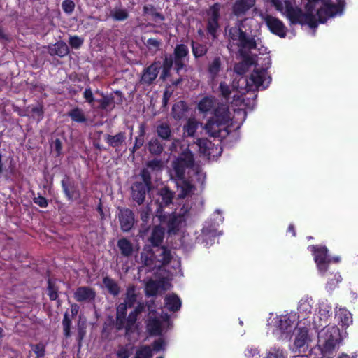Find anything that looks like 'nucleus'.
<instances>
[{
    "instance_id": "f257e3e1",
    "label": "nucleus",
    "mask_w": 358,
    "mask_h": 358,
    "mask_svg": "<svg viewBox=\"0 0 358 358\" xmlns=\"http://www.w3.org/2000/svg\"><path fill=\"white\" fill-rule=\"evenodd\" d=\"M277 10L285 15L292 22L307 24L311 28L317 27L318 23H324L329 18L341 13V8L336 2L330 0H322L316 2L309 1L306 12L294 8L287 1L268 0Z\"/></svg>"
},
{
    "instance_id": "f03ea898",
    "label": "nucleus",
    "mask_w": 358,
    "mask_h": 358,
    "mask_svg": "<svg viewBox=\"0 0 358 358\" xmlns=\"http://www.w3.org/2000/svg\"><path fill=\"white\" fill-rule=\"evenodd\" d=\"M194 166L193 154L188 149L185 150L180 156L172 162L171 176L177 182L178 197L185 198L192 194L195 187L190 181L186 179L185 174H191Z\"/></svg>"
},
{
    "instance_id": "7ed1b4c3",
    "label": "nucleus",
    "mask_w": 358,
    "mask_h": 358,
    "mask_svg": "<svg viewBox=\"0 0 358 358\" xmlns=\"http://www.w3.org/2000/svg\"><path fill=\"white\" fill-rule=\"evenodd\" d=\"M229 48L234 45L239 48L240 52L250 50L257 48V41L255 36H249L244 32L240 25L231 27L228 31Z\"/></svg>"
},
{
    "instance_id": "20e7f679",
    "label": "nucleus",
    "mask_w": 358,
    "mask_h": 358,
    "mask_svg": "<svg viewBox=\"0 0 358 358\" xmlns=\"http://www.w3.org/2000/svg\"><path fill=\"white\" fill-rule=\"evenodd\" d=\"M340 331L336 326H328L318 333V346L324 356L332 353L339 341Z\"/></svg>"
},
{
    "instance_id": "39448f33",
    "label": "nucleus",
    "mask_w": 358,
    "mask_h": 358,
    "mask_svg": "<svg viewBox=\"0 0 358 358\" xmlns=\"http://www.w3.org/2000/svg\"><path fill=\"white\" fill-rule=\"evenodd\" d=\"M241 82L242 85L245 84L246 91L255 90L260 87L265 89L271 82V77L265 69H255L248 78L240 77L238 83Z\"/></svg>"
},
{
    "instance_id": "423d86ee",
    "label": "nucleus",
    "mask_w": 358,
    "mask_h": 358,
    "mask_svg": "<svg viewBox=\"0 0 358 358\" xmlns=\"http://www.w3.org/2000/svg\"><path fill=\"white\" fill-rule=\"evenodd\" d=\"M311 341V336L306 327L298 324L294 333L293 349L294 351L305 352L309 343Z\"/></svg>"
},
{
    "instance_id": "0eeeda50",
    "label": "nucleus",
    "mask_w": 358,
    "mask_h": 358,
    "mask_svg": "<svg viewBox=\"0 0 358 358\" xmlns=\"http://www.w3.org/2000/svg\"><path fill=\"white\" fill-rule=\"evenodd\" d=\"M239 83H238V80H236V79H235L233 81L232 88H231L226 83L221 82L219 85L221 95L228 99L232 92L236 91L237 94H234L233 96L234 101H236V104H238V102H242L243 101V94L244 92L241 90H243V87L242 85L240 86Z\"/></svg>"
},
{
    "instance_id": "6e6552de",
    "label": "nucleus",
    "mask_w": 358,
    "mask_h": 358,
    "mask_svg": "<svg viewBox=\"0 0 358 358\" xmlns=\"http://www.w3.org/2000/svg\"><path fill=\"white\" fill-rule=\"evenodd\" d=\"M268 29L281 38L286 36V27L279 19L268 14L261 15Z\"/></svg>"
},
{
    "instance_id": "1a4fd4ad",
    "label": "nucleus",
    "mask_w": 358,
    "mask_h": 358,
    "mask_svg": "<svg viewBox=\"0 0 358 358\" xmlns=\"http://www.w3.org/2000/svg\"><path fill=\"white\" fill-rule=\"evenodd\" d=\"M220 6L218 3L213 5L208 12V26L207 30L208 33L214 38L216 31L219 27L218 20L220 18Z\"/></svg>"
},
{
    "instance_id": "9d476101",
    "label": "nucleus",
    "mask_w": 358,
    "mask_h": 358,
    "mask_svg": "<svg viewBox=\"0 0 358 358\" xmlns=\"http://www.w3.org/2000/svg\"><path fill=\"white\" fill-rule=\"evenodd\" d=\"M118 217L122 230L126 232L130 231L135 221L133 212L128 208L120 209Z\"/></svg>"
},
{
    "instance_id": "9b49d317",
    "label": "nucleus",
    "mask_w": 358,
    "mask_h": 358,
    "mask_svg": "<svg viewBox=\"0 0 358 358\" xmlns=\"http://www.w3.org/2000/svg\"><path fill=\"white\" fill-rule=\"evenodd\" d=\"M161 64L159 62H154L148 67H147L143 71V75L141 76V83L146 85L152 84L156 79Z\"/></svg>"
},
{
    "instance_id": "f8f14e48",
    "label": "nucleus",
    "mask_w": 358,
    "mask_h": 358,
    "mask_svg": "<svg viewBox=\"0 0 358 358\" xmlns=\"http://www.w3.org/2000/svg\"><path fill=\"white\" fill-rule=\"evenodd\" d=\"M149 187L141 182H136L131 186V196L139 205L144 202Z\"/></svg>"
},
{
    "instance_id": "ddd939ff",
    "label": "nucleus",
    "mask_w": 358,
    "mask_h": 358,
    "mask_svg": "<svg viewBox=\"0 0 358 358\" xmlns=\"http://www.w3.org/2000/svg\"><path fill=\"white\" fill-rule=\"evenodd\" d=\"M96 293L89 287H80L74 293V297L78 302L91 301L94 299Z\"/></svg>"
},
{
    "instance_id": "4468645a",
    "label": "nucleus",
    "mask_w": 358,
    "mask_h": 358,
    "mask_svg": "<svg viewBox=\"0 0 358 358\" xmlns=\"http://www.w3.org/2000/svg\"><path fill=\"white\" fill-rule=\"evenodd\" d=\"M48 52L52 56L57 55L62 57L66 56L69 51L66 43L62 41H59L53 45H48Z\"/></svg>"
},
{
    "instance_id": "2eb2a0df",
    "label": "nucleus",
    "mask_w": 358,
    "mask_h": 358,
    "mask_svg": "<svg viewBox=\"0 0 358 358\" xmlns=\"http://www.w3.org/2000/svg\"><path fill=\"white\" fill-rule=\"evenodd\" d=\"M255 3V0H237L233 6V12L237 15H244Z\"/></svg>"
},
{
    "instance_id": "dca6fc26",
    "label": "nucleus",
    "mask_w": 358,
    "mask_h": 358,
    "mask_svg": "<svg viewBox=\"0 0 358 358\" xmlns=\"http://www.w3.org/2000/svg\"><path fill=\"white\" fill-rule=\"evenodd\" d=\"M213 118L223 124H227L231 120L228 107L225 105L219 106L215 110Z\"/></svg>"
},
{
    "instance_id": "f3484780",
    "label": "nucleus",
    "mask_w": 358,
    "mask_h": 358,
    "mask_svg": "<svg viewBox=\"0 0 358 358\" xmlns=\"http://www.w3.org/2000/svg\"><path fill=\"white\" fill-rule=\"evenodd\" d=\"M143 309V305L140 303L129 313L127 318L125 317L123 329H125L127 333L134 327L137 320L138 315L142 312Z\"/></svg>"
},
{
    "instance_id": "a211bd4d",
    "label": "nucleus",
    "mask_w": 358,
    "mask_h": 358,
    "mask_svg": "<svg viewBox=\"0 0 358 358\" xmlns=\"http://www.w3.org/2000/svg\"><path fill=\"white\" fill-rule=\"evenodd\" d=\"M223 125L220 122L212 117L208 121L204 128L209 136L216 137L219 136Z\"/></svg>"
},
{
    "instance_id": "6ab92c4d",
    "label": "nucleus",
    "mask_w": 358,
    "mask_h": 358,
    "mask_svg": "<svg viewBox=\"0 0 358 358\" xmlns=\"http://www.w3.org/2000/svg\"><path fill=\"white\" fill-rule=\"evenodd\" d=\"M128 308L129 306L124 303H120L117 307L116 327L117 329H122L124 327V320Z\"/></svg>"
},
{
    "instance_id": "aec40b11",
    "label": "nucleus",
    "mask_w": 358,
    "mask_h": 358,
    "mask_svg": "<svg viewBox=\"0 0 358 358\" xmlns=\"http://www.w3.org/2000/svg\"><path fill=\"white\" fill-rule=\"evenodd\" d=\"M157 136L164 141H170L172 136V131L168 122H161L156 126Z\"/></svg>"
},
{
    "instance_id": "412c9836",
    "label": "nucleus",
    "mask_w": 358,
    "mask_h": 358,
    "mask_svg": "<svg viewBox=\"0 0 358 358\" xmlns=\"http://www.w3.org/2000/svg\"><path fill=\"white\" fill-rule=\"evenodd\" d=\"M125 139L126 136L124 132H119L114 136L107 134L105 137V140L107 143H108L110 146L116 149L122 145Z\"/></svg>"
},
{
    "instance_id": "4be33fe9",
    "label": "nucleus",
    "mask_w": 358,
    "mask_h": 358,
    "mask_svg": "<svg viewBox=\"0 0 358 358\" xmlns=\"http://www.w3.org/2000/svg\"><path fill=\"white\" fill-rule=\"evenodd\" d=\"M147 330L152 335L161 334L162 327L160 320L150 315L147 322Z\"/></svg>"
},
{
    "instance_id": "5701e85b",
    "label": "nucleus",
    "mask_w": 358,
    "mask_h": 358,
    "mask_svg": "<svg viewBox=\"0 0 358 358\" xmlns=\"http://www.w3.org/2000/svg\"><path fill=\"white\" fill-rule=\"evenodd\" d=\"M187 111L186 103L182 101L176 103L172 108V115L176 120H181L185 117Z\"/></svg>"
},
{
    "instance_id": "b1692460",
    "label": "nucleus",
    "mask_w": 358,
    "mask_h": 358,
    "mask_svg": "<svg viewBox=\"0 0 358 358\" xmlns=\"http://www.w3.org/2000/svg\"><path fill=\"white\" fill-rule=\"evenodd\" d=\"M164 229L160 226H155L152 231L150 241L155 246H158L164 238Z\"/></svg>"
},
{
    "instance_id": "393cba45",
    "label": "nucleus",
    "mask_w": 358,
    "mask_h": 358,
    "mask_svg": "<svg viewBox=\"0 0 358 358\" xmlns=\"http://www.w3.org/2000/svg\"><path fill=\"white\" fill-rule=\"evenodd\" d=\"M215 104L216 100L214 98L206 96L199 101L198 108L202 113H208L215 106Z\"/></svg>"
},
{
    "instance_id": "a878e982",
    "label": "nucleus",
    "mask_w": 358,
    "mask_h": 358,
    "mask_svg": "<svg viewBox=\"0 0 358 358\" xmlns=\"http://www.w3.org/2000/svg\"><path fill=\"white\" fill-rule=\"evenodd\" d=\"M165 306L170 311H177L181 306V301L175 294L168 295L165 298Z\"/></svg>"
},
{
    "instance_id": "bb28decb",
    "label": "nucleus",
    "mask_w": 358,
    "mask_h": 358,
    "mask_svg": "<svg viewBox=\"0 0 358 358\" xmlns=\"http://www.w3.org/2000/svg\"><path fill=\"white\" fill-rule=\"evenodd\" d=\"M117 247L124 257H129L133 252V245L127 238H121L117 241Z\"/></svg>"
},
{
    "instance_id": "cd10ccee",
    "label": "nucleus",
    "mask_w": 358,
    "mask_h": 358,
    "mask_svg": "<svg viewBox=\"0 0 358 358\" xmlns=\"http://www.w3.org/2000/svg\"><path fill=\"white\" fill-rule=\"evenodd\" d=\"M222 69V62L220 57H215L208 65V72L212 78H215Z\"/></svg>"
},
{
    "instance_id": "c85d7f7f",
    "label": "nucleus",
    "mask_w": 358,
    "mask_h": 358,
    "mask_svg": "<svg viewBox=\"0 0 358 358\" xmlns=\"http://www.w3.org/2000/svg\"><path fill=\"white\" fill-rule=\"evenodd\" d=\"M103 283L108 291L113 295L117 296L120 293V287L117 283L109 277H105Z\"/></svg>"
},
{
    "instance_id": "c756f323",
    "label": "nucleus",
    "mask_w": 358,
    "mask_h": 358,
    "mask_svg": "<svg viewBox=\"0 0 358 358\" xmlns=\"http://www.w3.org/2000/svg\"><path fill=\"white\" fill-rule=\"evenodd\" d=\"M149 152L155 155H160L164 150V146L156 138H152L148 143Z\"/></svg>"
},
{
    "instance_id": "7c9ffc66",
    "label": "nucleus",
    "mask_w": 358,
    "mask_h": 358,
    "mask_svg": "<svg viewBox=\"0 0 358 358\" xmlns=\"http://www.w3.org/2000/svg\"><path fill=\"white\" fill-rule=\"evenodd\" d=\"M137 301V294L136 293V288L134 286L128 287L126 292V296L124 299V303L129 306V308L132 307Z\"/></svg>"
},
{
    "instance_id": "2f4dec72",
    "label": "nucleus",
    "mask_w": 358,
    "mask_h": 358,
    "mask_svg": "<svg viewBox=\"0 0 358 358\" xmlns=\"http://www.w3.org/2000/svg\"><path fill=\"white\" fill-rule=\"evenodd\" d=\"M110 16L115 21H124L129 17L128 11L122 8H114L110 11Z\"/></svg>"
},
{
    "instance_id": "473e14b6",
    "label": "nucleus",
    "mask_w": 358,
    "mask_h": 358,
    "mask_svg": "<svg viewBox=\"0 0 358 358\" xmlns=\"http://www.w3.org/2000/svg\"><path fill=\"white\" fill-rule=\"evenodd\" d=\"M314 248V255H315V262H324L327 261H329L327 252L328 250L325 247H320V248Z\"/></svg>"
},
{
    "instance_id": "72a5a7b5",
    "label": "nucleus",
    "mask_w": 358,
    "mask_h": 358,
    "mask_svg": "<svg viewBox=\"0 0 358 358\" xmlns=\"http://www.w3.org/2000/svg\"><path fill=\"white\" fill-rule=\"evenodd\" d=\"M159 195L162 199V201L160 202L161 206H168L170 203H171L173 198V194L169 189H167V188L161 189L159 192Z\"/></svg>"
},
{
    "instance_id": "f704fd0d",
    "label": "nucleus",
    "mask_w": 358,
    "mask_h": 358,
    "mask_svg": "<svg viewBox=\"0 0 358 358\" xmlns=\"http://www.w3.org/2000/svg\"><path fill=\"white\" fill-rule=\"evenodd\" d=\"M336 315L342 322L343 326H349L352 322L351 313L346 309L341 308L337 312Z\"/></svg>"
},
{
    "instance_id": "c9c22d12",
    "label": "nucleus",
    "mask_w": 358,
    "mask_h": 358,
    "mask_svg": "<svg viewBox=\"0 0 358 358\" xmlns=\"http://www.w3.org/2000/svg\"><path fill=\"white\" fill-rule=\"evenodd\" d=\"M68 115L71 118L73 121L76 122L82 123L86 121L84 112L79 108H75L72 109L68 113Z\"/></svg>"
},
{
    "instance_id": "e433bc0d",
    "label": "nucleus",
    "mask_w": 358,
    "mask_h": 358,
    "mask_svg": "<svg viewBox=\"0 0 358 358\" xmlns=\"http://www.w3.org/2000/svg\"><path fill=\"white\" fill-rule=\"evenodd\" d=\"M192 52L195 57H200L205 55L208 51L206 45L200 44L194 41H192Z\"/></svg>"
},
{
    "instance_id": "4c0bfd02",
    "label": "nucleus",
    "mask_w": 358,
    "mask_h": 358,
    "mask_svg": "<svg viewBox=\"0 0 358 358\" xmlns=\"http://www.w3.org/2000/svg\"><path fill=\"white\" fill-rule=\"evenodd\" d=\"M198 125L199 122L195 119L190 118L184 126V130L189 136H193L198 128Z\"/></svg>"
},
{
    "instance_id": "58836bf2",
    "label": "nucleus",
    "mask_w": 358,
    "mask_h": 358,
    "mask_svg": "<svg viewBox=\"0 0 358 358\" xmlns=\"http://www.w3.org/2000/svg\"><path fill=\"white\" fill-rule=\"evenodd\" d=\"M62 186L68 199L73 200L76 193L73 185L71 183H67L66 180L64 179L62 180Z\"/></svg>"
},
{
    "instance_id": "ea45409f",
    "label": "nucleus",
    "mask_w": 358,
    "mask_h": 358,
    "mask_svg": "<svg viewBox=\"0 0 358 358\" xmlns=\"http://www.w3.org/2000/svg\"><path fill=\"white\" fill-rule=\"evenodd\" d=\"M264 358H287V355L282 349L271 348Z\"/></svg>"
},
{
    "instance_id": "a19ab883",
    "label": "nucleus",
    "mask_w": 358,
    "mask_h": 358,
    "mask_svg": "<svg viewBox=\"0 0 358 358\" xmlns=\"http://www.w3.org/2000/svg\"><path fill=\"white\" fill-rule=\"evenodd\" d=\"M191 174L195 176L198 182L201 185H203L206 180V173L203 171L200 166L194 165L192 169Z\"/></svg>"
},
{
    "instance_id": "79ce46f5",
    "label": "nucleus",
    "mask_w": 358,
    "mask_h": 358,
    "mask_svg": "<svg viewBox=\"0 0 358 358\" xmlns=\"http://www.w3.org/2000/svg\"><path fill=\"white\" fill-rule=\"evenodd\" d=\"M292 322L290 318L287 316H282L279 320L278 327L283 331H288L292 329Z\"/></svg>"
},
{
    "instance_id": "37998d69",
    "label": "nucleus",
    "mask_w": 358,
    "mask_h": 358,
    "mask_svg": "<svg viewBox=\"0 0 358 358\" xmlns=\"http://www.w3.org/2000/svg\"><path fill=\"white\" fill-rule=\"evenodd\" d=\"M188 48L184 44H180L175 48L173 57L184 59L188 55Z\"/></svg>"
},
{
    "instance_id": "c03bdc74",
    "label": "nucleus",
    "mask_w": 358,
    "mask_h": 358,
    "mask_svg": "<svg viewBox=\"0 0 358 358\" xmlns=\"http://www.w3.org/2000/svg\"><path fill=\"white\" fill-rule=\"evenodd\" d=\"M152 349L150 346H143L137 350L134 358H151Z\"/></svg>"
},
{
    "instance_id": "a18cd8bd",
    "label": "nucleus",
    "mask_w": 358,
    "mask_h": 358,
    "mask_svg": "<svg viewBox=\"0 0 358 358\" xmlns=\"http://www.w3.org/2000/svg\"><path fill=\"white\" fill-rule=\"evenodd\" d=\"M62 325L64 336L66 337H69L71 336V320H70L67 313H66L64 315Z\"/></svg>"
},
{
    "instance_id": "49530a36",
    "label": "nucleus",
    "mask_w": 358,
    "mask_h": 358,
    "mask_svg": "<svg viewBox=\"0 0 358 358\" xmlns=\"http://www.w3.org/2000/svg\"><path fill=\"white\" fill-rule=\"evenodd\" d=\"M159 250H161V262L164 265L168 264L171 259V251L165 247H162Z\"/></svg>"
},
{
    "instance_id": "de8ad7c7",
    "label": "nucleus",
    "mask_w": 358,
    "mask_h": 358,
    "mask_svg": "<svg viewBox=\"0 0 358 358\" xmlns=\"http://www.w3.org/2000/svg\"><path fill=\"white\" fill-rule=\"evenodd\" d=\"M164 163L161 159H152L148 162L146 166L148 169H150L152 171H160L163 168Z\"/></svg>"
},
{
    "instance_id": "09e8293b",
    "label": "nucleus",
    "mask_w": 358,
    "mask_h": 358,
    "mask_svg": "<svg viewBox=\"0 0 358 358\" xmlns=\"http://www.w3.org/2000/svg\"><path fill=\"white\" fill-rule=\"evenodd\" d=\"M62 7L64 13L71 14L75 8V3L72 0H64Z\"/></svg>"
},
{
    "instance_id": "8fccbe9b",
    "label": "nucleus",
    "mask_w": 358,
    "mask_h": 358,
    "mask_svg": "<svg viewBox=\"0 0 358 358\" xmlns=\"http://www.w3.org/2000/svg\"><path fill=\"white\" fill-rule=\"evenodd\" d=\"M158 292V286L154 281L149 282L146 285V293L148 296H155Z\"/></svg>"
},
{
    "instance_id": "3c124183",
    "label": "nucleus",
    "mask_w": 358,
    "mask_h": 358,
    "mask_svg": "<svg viewBox=\"0 0 358 358\" xmlns=\"http://www.w3.org/2000/svg\"><path fill=\"white\" fill-rule=\"evenodd\" d=\"M141 176L143 182H141L143 184L146 185V186L150 187L151 184V176L148 169H143L141 172Z\"/></svg>"
},
{
    "instance_id": "603ef678",
    "label": "nucleus",
    "mask_w": 358,
    "mask_h": 358,
    "mask_svg": "<svg viewBox=\"0 0 358 358\" xmlns=\"http://www.w3.org/2000/svg\"><path fill=\"white\" fill-rule=\"evenodd\" d=\"M32 350L36 355L37 358H41L45 355V346L42 343L31 345Z\"/></svg>"
},
{
    "instance_id": "864d4df0",
    "label": "nucleus",
    "mask_w": 358,
    "mask_h": 358,
    "mask_svg": "<svg viewBox=\"0 0 358 358\" xmlns=\"http://www.w3.org/2000/svg\"><path fill=\"white\" fill-rule=\"evenodd\" d=\"M208 144L209 142L206 138H199L196 141V145L199 146L200 152L204 155L208 154L207 152Z\"/></svg>"
},
{
    "instance_id": "5fc2aeb1",
    "label": "nucleus",
    "mask_w": 358,
    "mask_h": 358,
    "mask_svg": "<svg viewBox=\"0 0 358 358\" xmlns=\"http://www.w3.org/2000/svg\"><path fill=\"white\" fill-rule=\"evenodd\" d=\"M234 70L237 74L243 75L248 70V64L246 62H239L234 66Z\"/></svg>"
},
{
    "instance_id": "6e6d98bb",
    "label": "nucleus",
    "mask_w": 358,
    "mask_h": 358,
    "mask_svg": "<svg viewBox=\"0 0 358 358\" xmlns=\"http://www.w3.org/2000/svg\"><path fill=\"white\" fill-rule=\"evenodd\" d=\"M98 101L100 103V107L102 109H106L113 103V98L108 96H105L103 97V99L99 100Z\"/></svg>"
},
{
    "instance_id": "4d7b16f0",
    "label": "nucleus",
    "mask_w": 358,
    "mask_h": 358,
    "mask_svg": "<svg viewBox=\"0 0 358 358\" xmlns=\"http://www.w3.org/2000/svg\"><path fill=\"white\" fill-rule=\"evenodd\" d=\"M48 296L51 300H56L57 298V289L55 287L54 285L50 280H48Z\"/></svg>"
},
{
    "instance_id": "13d9d810",
    "label": "nucleus",
    "mask_w": 358,
    "mask_h": 358,
    "mask_svg": "<svg viewBox=\"0 0 358 358\" xmlns=\"http://www.w3.org/2000/svg\"><path fill=\"white\" fill-rule=\"evenodd\" d=\"M69 43L72 48H78L83 44V41L80 37L73 36L69 38Z\"/></svg>"
},
{
    "instance_id": "bf43d9fd",
    "label": "nucleus",
    "mask_w": 358,
    "mask_h": 358,
    "mask_svg": "<svg viewBox=\"0 0 358 358\" xmlns=\"http://www.w3.org/2000/svg\"><path fill=\"white\" fill-rule=\"evenodd\" d=\"M83 96L87 103H89L92 106H94V98L92 91L90 88L85 89L83 92Z\"/></svg>"
},
{
    "instance_id": "052dcab7",
    "label": "nucleus",
    "mask_w": 358,
    "mask_h": 358,
    "mask_svg": "<svg viewBox=\"0 0 358 358\" xmlns=\"http://www.w3.org/2000/svg\"><path fill=\"white\" fill-rule=\"evenodd\" d=\"M174 64V57L171 55H166L163 62V67L171 69Z\"/></svg>"
},
{
    "instance_id": "680f3d73",
    "label": "nucleus",
    "mask_w": 358,
    "mask_h": 358,
    "mask_svg": "<svg viewBox=\"0 0 358 358\" xmlns=\"http://www.w3.org/2000/svg\"><path fill=\"white\" fill-rule=\"evenodd\" d=\"M145 45L149 49L155 48L157 50L159 47L160 41L156 38H149L145 43Z\"/></svg>"
},
{
    "instance_id": "e2e57ef3",
    "label": "nucleus",
    "mask_w": 358,
    "mask_h": 358,
    "mask_svg": "<svg viewBox=\"0 0 358 358\" xmlns=\"http://www.w3.org/2000/svg\"><path fill=\"white\" fill-rule=\"evenodd\" d=\"M34 201L35 203H36L41 208H45L48 206V201L43 196H38L37 197H35Z\"/></svg>"
},
{
    "instance_id": "0e129e2a",
    "label": "nucleus",
    "mask_w": 358,
    "mask_h": 358,
    "mask_svg": "<svg viewBox=\"0 0 358 358\" xmlns=\"http://www.w3.org/2000/svg\"><path fill=\"white\" fill-rule=\"evenodd\" d=\"M117 355L119 358H128L129 357V352L125 347H120L117 352Z\"/></svg>"
},
{
    "instance_id": "69168bd1",
    "label": "nucleus",
    "mask_w": 358,
    "mask_h": 358,
    "mask_svg": "<svg viewBox=\"0 0 358 358\" xmlns=\"http://www.w3.org/2000/svg\"><path fill=\"white\" fill-rule=\"evenodd\" d=\"M151 213V208L148 206L141 212V218L143 222H147Z\"/></svg>"
},
{
    "instance_id": "338daca9",
    "label": "nucleus",
    "mask_w": 358,
    "mask_h": 358,
    "mask_svg": "<svg viewBox=\"0 0 358 358\" xmlns=\"http://www.w3.org/2000/svg\"><path fill=\"white\" fill-rule=\"evenodd\" d=\"M164 341L162 339L159 338L153 343V350L157 352H159L164 349Z\"/></svg>"
},
{
    "instance_id": "774afa93",
    "label": "nucleus",
    "mask_w": 358,
    "mask_h": 358,
    "mask_svg": "<svg viewBox=\"0 0 358 358\" xmlns=\"http://www.w3.org/2000/svg\"><path fill=\"white\" fill-rule=\"evenodd\" d=\"M174 69H176L177 73H179L180 70H181L184 66L183 59H180L177 57H174Z\"/></svg>"
}]
</instances>
